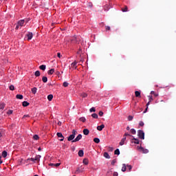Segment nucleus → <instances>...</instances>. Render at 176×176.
Wrapping results in <instances>:
<instances>
[{
  "label": "nucleus",
  "mask_w": 176,
  "mask_h": 176,
  "mask_svg": "<svg viewBox=\"0 0 176 176\" xmlns=\"http://www.w3.org/2000/svg\"><path fill=\"white\" fill-rule=\"evenodd\" d=\"M23 118H30V115H24Z\"/></svg>",
  "instance_id": "nucleus-57"
},
{
  "label": "nucleus",
  "mask_w": 176,
  "mask_h": 176,
  "mask_svg": "<svg viewBox=\"0 0 176 176\" xmlns=\"http://www.w3.org/2000/svg\"><path fill=\"white\" fill-rule=\"evenodd\" d=\"M48 75H53L54 74V69H51L47 72Z\"/></svg>",
  "instance_id": "nucleus-20"
},
{
  "label": "nucleus",
  "mask_w": 176,
  "mask_h": 176,
  "mask_svg": "<svg viewBox=\"0 0 176 176\" xmlns=\"http://www.w3.org/2000/svg\"><path fill=\"white\" fill-rule=\"evenodd\" d=\"M109 151H110V152H112V151H113V148L109 147Z\"/></svg>",
  "instance_id": "nucleus-58"
},
{
  "label": "nucleus",
  "mask_w": 176,
  "mask_h": 176,
  "mask_svg": "<svg viewBox=\"0 0 176 176\" xmlns=\"http://www.w3.org/2000/svg\"><path fill=\"white\" fill-rule=\"evenodd\" d=\"M82 97H83V98H85L87 97V94L84 93L82 94Z\"/></svg>",
  "instance_id": "nucleus-51"
},
{
  "label": "nucleus",
  "mask_w": 176,
  "mask_h": 176,
  "mask_svg": "<svg viewBox=\"0 0 176 176\" xmlns=\"http://www.w3.org/2000/svg\"><path fill=\"white\" fill-rule=\"evenodd\" d=\"M39 68L42 71H45V69H46V65H40Z\"/></svg>",
  "instance_id": "nucleus-24"
},
{
  "label": "nucleus",
  "mask_w": 176,
  "mask_h": 176,
  "mask_svg": "<svg viewBox=\"0 0 176 176\" xmlns=\"http://www.w3.org/2000/svg\"><path fill=\"white\" fill-rule=\"evenodd\" d=\"M13 113V110H8L7 112V115H12Z\"/></svg>",
  "instance_id": "nucleus-44"
},
{
  "label": "nucleus",
  "mask_w": 176,
  "mask_h": 176,
  "mask_svg": "<svg viewBox=\"0 0 176 176\" xmlns=\"http://www.w3.org/2000/svg\"><path fill=\"white\" fill-rule=\"evenodd\" d=\"M104 112L102 111H99V116H103Z\"/></svg>",
  "instance_id": "nucleus-52"
},
{
  "label": "nucleus",
  "mask_w": 176,
  "mask_h": 176,
  "mask_svg": "<svg viewBox=\"0 0 176 176\" xmlns=\"http://www.w3.org/2000/svg\"><path fill=\"white\" fill-rule=\"evenodd\" d=\"M135 97H138V98H140L141 92H140V91H135Z\"/></svg>",
  "instance_id": "nucleus-15"
},
{
  "label": "nucleus",
  "mask_w": 176,
  "mask_h": 176,
  "mask_svg": "<svg viewBox=\"0 0 176 176\" xmlns=\"http://www.w3.org/2000/svg\"><path fill=\"white\" fill-rule=\"evenodd\" d=\"M38 91V89L36 87L32 88V93L33 94H36V91Z\"/></svg>",
  "instance_id": "nucleus-19"
},
{
  "label": "nucleus",
  "mask_w": 176,
  "mask_h": 176,
  "mask_svg": "<svg viewBox=\"0 0 176 176\" xmlns=\"http://www.w3.org/2000/svg\"><path fill=\"white\" fill-rule=\"evenodd\" d=\"M144 122H142V121H140V122H139V126H140V127H144Z\"/></svg>",
  "instance_id": "nucleus-41"
},
{
  "label": "nucleus",
  "mask_w": 176,
  "mask_h": 176,
  "mask_svg": "<svg viewBox=\"0 0 176 176\" xmlns=\"http://www.w3.org/2000/svg\"><path fill=\"white\" fill-rule=\"evenodd\" d=\"M131 142H132V144H140V140H138V139H137L135 138H133L132 139V140H131Z\"/></svg>",
  "instance_id": "nucleus-10"
},
{
  "label": "nucleus",
  "mask_w": 176,
  "mask_h": 176,
  "mask_svg": "<svg viewBox=\"0 0 176 176\" xmlns=\"http://www.w3.org/2000/svg\"><path fill=\"white\" fill-rule=\"evenodd\" d=\"M149 104H151V102H148V103L146 104V110L144 111V113H146V111H148V107H149Z\"/></svg>",
  "instance_id": "nucleus-39"
},
{
  "label": "nucleus",
  "mask_w": 176,
  "mask_h": 176,
  "mask_svg": "<svg viewBox=\"0 0 176 176\" xmlns=\"http://www.w3.org/2000/svg\"><path fill=\"white\" fill-rule=\"evenodd\" d=\"M56 135H57V137H58V138H60V141H64V136L63 135V133H57Z\"/></svg>",
  "instance_id": "nucleus-9"
},
{
  "label": "nucleus",
  "mask_w": 176,
  "mask_h": 176,
  "mask_svg": "<svg viewBox=\"0 0 176 176\" xmlns=\"http://www.w3.org/2000/svg\"><path fill=\"white\" fill-rule=\"evenodd\" d=\"M82 140V134H79L74 140L72 141V142H78V141H80Z\"/></svg>",
  "instance_id": "nucleus-6"
},
{
  "label": "nucleus",
  "mask_w": 176,
  "mask_h": 176,
  "mask_svg": "<svg viewBox=\"0 0 176 176\" xmlns=\"http://www.w3.org/2000/svg\"><path fill=\"white\" fill-rule=\"evenodd\" d=\"M16 98H17L18 100H23V95H20V94H17V95L16 96Z\"/></svg>",
  "instance_id": "nucleus-28"
},
{
  "label": "nucleus",
  "mask_w": 176,
  "mask_h": 176,
  "mask_svg": "<svg viewBox=\"0 0 176 176\" xmlns=\"http://www.w3.org/2000/svg\"><path fill=\"white\" fill-rule=\"evenodd\" d=\"M41 156L40 155H36L34 158H29L28 160H31V162H33L34 163L39 162L41 160Z\"/></svg>",
  "instance_id": "nucleus-1"
},
{
  "label": "nucleus",
  "mask_w": 176,
  "mask_h": 176,
  "mask_svg": "<svg viewBox=\"0 0 176 176\" xmlns=\"http://www.w3.org/2000/svg\"><path fill=\"white\" fill-rule=\"evenodd\" d=\"M91 116H92V118H94V119H98V115L96 113H92Z\"/></svg>",
  "instance_id": "nucleus-22"
},
{
  "label": "nucleus",
  "mask_w": 176,
  "mask_h": 176,
  "mask_svg": "<svg viewBox=\"0 0 176 176\" xmlns=\"http://www.w3.org/2000/svg\"><path fill=\"white\" fill-rule=\"evenodd\" d=\"M94 142L96 143V144H100V139L98 138H95L94 139Z\"/></svg>",
  "instance_id": "nucleus-27"
},
{
  "label": "nucleus",
  "mask_w": 176,
  "mask_h": 176,
  "mask_svg": "<svg viewBox=\"0 0 176 176\" xmlns=\"http://www.w3.org/2000/svg\"><path fill=\"white\" fill-rule=\"evenodd\" d=\"M115 163H116V160H113L111 161V165H112V166H115Z\"/></svg>",
  "instance_id": "nucleus-50"
},
{
  "label": "nucleus",
  "mask_w": 176,
  "mask_h": 176,
  "mask_svg": "<svg viewBox=\"0 0 176 176\" xmlns=\"http://www.w3.org/2000/svg\"><path fill=\"white\" fill-rule=\"evenodd\" d=\"M127 139V138H126V137H124L122 140H121V141H120V145L122 146L124 144V142H126V140Z\"/></svg>",
  "instance_id": "nucleus-14"
},
{
  "label": "nucleus",
  "mask_w": 176,
  "mask_h": 176,
  "mask_svg": "<svg viewBox=\"0 0 176 176\" xmlns=\"http://www.w3.org/2000/svg\"><path fill=\"white\" fill-rule=\"evenodd\" d=\"M114 155H120V151H119V148H117L115 151H114Z\"/></svg>",
  "instance_id": "nucleus-31"
},
{
  "label": "nucleus",
  "mask_w": 176,
  "mask_h": 176,
  "mask_svg": "<svg viewBox=\"0 0 176 176\" xmlns=\"http://www.w3.org/2000/svg\"><path fill=\"white\" fill-rule=\"evenodd\" d=\"M5 108V103H0V109H3Z\"/></svg>",
  "instance_id": "nucleus-37"
},
{
  "label": "nucleus",
  "mask_w": 176,
  "mask_h": 176,
  "mask_svg": "<svg viewBox=\"0 0 176 176\" xmlns=\"http://www.w3.org/2000/svg\"><path fill=\"white\" fill-rule=\"evenodd\" d=\"M119 173H118V172H114L113 174V176H118Z\"/></svg>",
  "instance_id": "nucleus-53"
},
{
  "label": "nucleus",
  "mask_w": 176,
  "mask_h": 176,
  "mask_svg": "<svg viewBox=\"0 0 176 176\" xmlns=\"http://www.w3.org/2000/svg\"><path fill=\"white\" fill-rule=\"evenodd\" d=\"M122 12H129V8L127 6H125L124 8H122Z\"/></svg>",
  "instance_id": "nucleus-32"
},
{
  "label": "nucleus",
  "mask_w": 176,
  "mask_h": 176,
  "mask_svg": "<svg viewBox=\"0 0 176 176\" xmlns=\"http://www.w3.org/2000/svg\"><path fill=\"white\" fill-rule=\"evenodd\" d=\"M2 157L0 156V164H2L3 162H2Z\"/></svg>",
  "instance_id": "nucleus-59"
},
{
  "label": "nucleus",
  "mask_w": 176,
  "mask_h": 176,
  "mask_svg": "<svg viewBox=\"0 0 176 176\" xmlns=\"http://www.w3.org/2000/svg\"><path fill=\"white\" fill-rule=\"evenodd\" d=\"M38 151L39 152H41V151H42V149L41 148V147H39V148H38Z\"/></svg>",
  "instance_id": "nucleus-60"
},
{
  "label": "nucleus",
  "mask_w": 176,
  "mask_h": 176,
  "mask_svg": "<svg viewBox=\"0 0 176 176\" xmlns=\"http://www.w3.org/2000/svg\"><path fill=\"white\" fill-rule=\"evenodd\" d=\"M126 130H128V131L130 130V126H127Z\"/></svg>",
  "instance_id": "nucleus-61"
},
{
  "label": "nucleus",
  "mask_w": 176,
  "mask_h": 176,
  "mask_svg": "<svg viewBox=\"0 0 176 176\" xmlns=\"http://www.w3.org/2000/svg\"><path fill=\"white\" fill-rule=\"evenodd\" d=\"M23 107H28V105H30V102H27V101H24L22 103Z\"/></svg>",
  "instance_id": "nucleus-21"
},
{
  "label": "nucleus",
  "mask_w": 176,
  "mask_h": 176,
  "mask_svg": "<svg viewBox=\"0 0 176 176\" xmlns=\"http://www.w3.org/2000/svg\"><path fill=\"white\" fill-rule=\"evenodd\" d=\"M137 149L139 152H142V153H148L149 152V150L144 148L142 146H138Z\"/></svg>",
  "instance_id": "nucleus-4"
},
{
  "label": "nucleus",
  "mask_w": 176,
  "mask_h": 176,
  "mask_svg": "<svg viewBox=\"0 0 176 176\" xmlns=\"http://www.w3.org/2000/svg\"><path fill=\"white\" fill-rule=\"evenodd\" d=\"M23 25H24V20H20L18 21L15 30H19V28H20V27H23Z\"/></svg>",
  "instance_id": "nucleus-5"
},
{
  "label": "nucleus",
  "mask_w": 176,
  "mask_h": 176,
  "mask_svg": "<svg viewBox=\"0 0 176 176\" xmlns=\"http://www.w3.org/2000/svg\"><path fill=\"white\" fill-rule=\"evenodd\" d=\"M126 168H128L129 171H131L133 166L131 165L127 164Z\"/></svg>",
  "instance_id": "nucleus-35"
},
{
  "label": "nucleus",
  "mask_w": 176,
  "mask_h": 176,
  "mask_svg": "<svg viewBox=\"0 0 176 176\" xmlns=\"http://www.w3.org/2000/svg\"><path fill=\"white\" fill-rule=\"evenodd\" d=\"M80 122H82V123H85V122H86V118L85 117H81L79 119Z\"/></svg>",
  "instance_id": "nucleus-30"
},
{
  "label": "nucleus",
  "mask_w": 176,
  "mask_h": 176,
  "mask_svg": "<svg viewBox=\"0 0 176 176\" xmlns=\"http://www.w3.org/2000/svg\"><path fill=\"white\" fill-rule=\"evenodd\" d=\"M26 36L28 38V41H31V39H32V36H33L32 32H28L26 34Z\"/></svg>",
  "instance_id": "nucleus-8"
},
{
  "label": "nucleus",
  "mask_w": 176,
  "mask_h": 176,
  "mask_svg": "<svg viewBox=\"0 0 176 176\" xmlns=\"http://www.w3.org/2000/svg\"><path fill=\"white\" fill-rule=\"evenodd\" d=\"M3 136V135L2 134V132H0V140L2 139V137Z\"/></svg>",
  "instance_id": "nucleus-56"
},
{
  "label": "nucleus",
  "mask_w": 176,
  "mask_h": 176,
  "mask_svg": "<svg viewBox=\"0 0 176 176\" xmlns=\"http://www.w3.org/2000/svg\"><path fill=\"white\" fill-rule=\"evenodd\" d=\"M121 170L123 173H124L127 170V165L126 164H123Z\"/></svg>",
  "instance_id": "nucleus-13"
},
{
  "label": "nucleus",
  "mask_w": 176,
  "mask_h": 176,
  "mask_svg": "<svg viewBox=\"0 0 176 176\" xmlns=\"http://www.w3.org/2000/svg\"><path fill=\"white\" fill-rule=\"evenodd\" d=\"M63 87H68V82H63Z\"/></svg>",
  "instance_id": "nucleus-47"
},
{
  "label": "nucleus",
  "mask_w": 176,
  "mask_h": 176,
  "mask_svg": "<svg viewBox=\"0 0 176 176\" xmlns=\"http://www.w3.org/2000/svg\"><path fill=\"white\" fill-rule=\"evenodd\" d=\"M108 5H106L104 7V10H109V9H111V7H108Z\"/></svg>",
  "instance_id": "nucleus-45"
},
{
  "label": "nucleus",
  "mask_w": 176,
  "mask_h": 176,
  "mask_svg": "<svg viewBox=\"0 0 176 176\" xmlns=\"http://www.w3.org/2000/svg\"><path fill=\"white\" fill-rule=\"evenodd\" d=\"M138 137L140 138V140H145V133L142 130L138 131Z\"/></svg>",
  "instance_id": "nucleus-2"
},
{
  "label": "nucleus",
  "mask_w": 176,
  "mask_h": 176,
  "mask_svg": "<svg viewBox=\"0 0 176 176\" xmlns=\"http://www.w3.org/2000/svg\"><path fill=\"white\" fill-rule=\"evenodd\" d=\"M1 156H3V157H6V156H8V152H6V151H3Z\"/></svg>",
  "instance_id": "nucleus-29"
},
{
  "label": "nucleus",
  "mask_w": 176,
  "mask_h": 176,
  "mask_svg": "<svg viewBox=\"0 0 176 176\" xmlns=\"http://www.w3.org/2000/svg\"><path fill=\"white\" fill-rule=\"evenodd\" d=\"M82 163L84 164H85V166H87V164H89V160H87V159H84L83 160V161H82Z\"/></svg>",
  "instance_id": "nucleus-23"
},
{
  "label": "nucleus",
  "mask_w": 176,
  "mask_h": 176,
  "mask_svg": "<svg viewBox=\"0 0 176 176\" xmlns=\"http://www.w3.org/2000/svg\"><path fill=\"white\" fill-rule=\"evenodd\" d=\"M104 127H105L104 124H101V125L97 126V130H98V131H102V129Z\"/></svg>",
  "instance_id": "nucleus-11"
},
{
  "label": "nucleus",
  "mask_w": 176,
  "mask_h": 176,
  "mask_svg": "<svg viewBox=\"0 0 176 176\" xmlns=\"http://www.w3.org/2000/svg\"><path fill=\"white\" fill-rule=\"evenodd\" d=\"M90 112H96V107H92L89 109Z\"/></svg>",
  "instance_id": "nucleus-43"
},
{
  "label": "nucleus",
  "mask_w": 176,
  "mask_h": 176,
  "mask_svg": "<svg viewBox=\"0 0 176 176\" xmlns=\"http://www.w3.org/2000/svg\"><path fill=\"white\" fill-rule=\"evenodd\" d=\"M33 139L35 140H39V136L38 135H34L33 136Z\"/></svg>",
  "instance_id": "nucleus-38"
},
{
  "label": "nucleus",
  "mask_w": 176,
  "mask_h": 176,
  "mask_svg": "<svg viewBox=\"0 0 176 176\" xmlns=\"http://www.w3.org/2000/svg\"><path fill=\"white\" fill-rule=\"evenodd\" d=\"M83 155H85V153L83 152V150H80L78 151V156L80 157H83Z\"/></svg>",
  "instance_id": "nucleus-16"
},
{
  "label": "nucleus",
  "mask_w": 176,
  "mask_h": 176,
  "mask_svg": "<svg viewBox=\"0 0 176 176\" xmlns=\"http://www.w3.org/2000/svg\"><path fill=\"white\" fill-rule=\"evenodd\" d=\"M9 88H10V90H12V91L14 90V85H10L9 87Z\"/></svg>",
  "instance_id": "nucleus-49"
},
{
  "label": "nucleus",
  "mask_w": 176,
  "mask_h": 176,
  "mask_svg": "<svg viewBox=\"0 0 176 176\" xmlns=\"http://www.w3.org/2000/svg\"><path fill=\"white\" fill-rule=\"evenodd\" d=\"M76 64H78V62L74 61L71 64V67L72 68H73L74 69H76L77 67H76Z\"/></svg>",
  "instance_id": "nucleus-12"
},
{
  "label": "nucleus",
  "mask_w": 176,
  "mask_h": 176,
  "mask_svg": "<svg viewBox=\"0 0 176 176\" xmlns=\"http://www.w3.org/2000/svg\"><path fill=\"white\" fill-rule=\"evenodd\" d=\"M131 134L135 135L137 133V131L134 129H131Z\"/></svg>",
  "instance_id": "nucleus-36"
},
{
  "label": "nucleus",
  "mask_w": 176,
  "mask_h": 176,
  "mask_svg": "<svg viewBox=\"0 0 176 176\" xmlns=\"http://www.w3.org/2000/svg\"><path fill=\"white\" fill-rule=\"evenodd\" d=\"M105 28L107 31H109V30H111V27L109 26H106Z\"/></svg>",
  "instance_id": "nucleus-55"
},
{
  "label": "nucleus",
  "mask_w": 176,
  "mask_h": 176,
  "mask_svg": "<svg viewBox=\"0 0 176 176\" xmlns=\"http://www.w3.org/2000/svg\"><path fill=\"white\" fill-rule=\"evenodd\" d=\"M133 116H129V117H128V120H129V122H131V120H133Z\"/></svg>",
  "instance_id": "nucleus-40"
},
{
  "label": "nucleus",
  "mask_w": 176,
  "mask_h": 176,
  "mask_svg": "<svg viewBox=\"0 0 176 176\" xmlns=\"http://www.w3.org/2000/svg\"><path fill=\"white\" fill-rule=\"evenodd\" d=\"M148 100H149V102L153 101V98L152 97V96H148Z\"/></svg>",
  "instance_id": "nucleus-42"
},
{
  "label": "nucleus",
  "mask_w": 176,
  "mask_h": 176,
  "mask_svg": "<svg viewBox=\"0 0 176 176\" xmlns=\"http://www.w3.org/2000/svg\"><path fill=\"white\" fill-rule=\"evenodd\" d=\"M89 133H90V131H89V129H85L83 130V134H84L85 135H89Z\"/></svg>",
  "instance_id": "nucleus-17"
},
{
  "label": "nucleus",
  "mask_w": 176,
  "mask_h": 176,
  "mask_svg": "<svg viewBox=\"0 0 176 176\" xmlns=\"http://www.w3.org/2000/svg\"><path fill=\"white\" fill-rule=\"evenodd\" d=\"M127 136L131 137V135H130V133H125L124 135V137H127Z\"/></svg>",
  "instance_id": "nucleus-48"
},
{
  "label": "nucleus",
  "mask_w": 176,
  "mask_h": 176,
  "mask_svg": "<svg viewBox=\"0 0 176 176\" xmlns=\"http://www.w3.org/2000/svg\"><path fill=\"white\" fill-rule=\"evenodd\" d=\"M57 56H58V58H61V53L58 52L57 54Z\"/></svg>",
  "instance_id": "nucleus-54"
},
{
  "label": "nucleus",
  "mask_w": 176,
  "mask_h": 176,
  "mask_svg": "<svg viewBox=\"0 0 176 176\" xmlns=\"http://www.w3.org/2000/svg\"><path fill=\"white\" fill-rule=\"evenodd\" d=\"M83 171H85V168H78L76 170V174L83 173Z\"/></svg>",
  "instance_id": "nucleus-7"
},
{
  "label": "nucleus",
  "mask_w": 176,
  "mask_h": 176,
  "mask_svg": "<svg viewBox=\"0 0 176 176\" xmlns=\"http://www.w3.org/2000/svg\"><path fill=\"white\" fill-rule=\"evenodd\" d=\"M60 163H57V164H52V166H54L55 167H58L60 166Z\"/></svg>",
  "instance_id": "nucleus-46"
},
{
  "label": "nucleus",
  "mask_w": 176,
  "mask_h": 176,
  "mask_svg": "<svg viewBox=\"0 0 176 176\" xmlns=\"http://www.w3.org/2000/svg\"><path fill=\"white\" fill-rule=\"evenodd\" d=\"M151 94H153L155 97H159V94L155 93V91H151Z\"/></svg>",
  "instance_id": "nucleus-25"
},
{
  "label": "nucleus",
  "mask_w": 176,
  "mask_h": 176,
  "mask_svg": "<svg viewBox=\"0 0 176 176\" xmlns=\"http://www.w3.org/2000/svg\"><path fill=\"white\" fill-rule=\"evenodd\" d=\"M104 157H105L106 159H111V156H109V154L107 152H105L103 154Z\"/></svg>",
  "instance_id": "nucleus-18"
},
{
  "label": "nucleus",
  "mask_w": 176,
  "mask_h": 176,
  "mask_svg": "<svg viewBox=\"0 0 176 176\" xmlns=\"http://www.w3.org/2000/svg\"><path fill=\"white\" fill-rule=\"evenodd\" d=\"M75 135H76V131L75 129H73L72 134L69 136V138H67V141H74Z\"/></svg>",
  "instance_id": "nucleus-3"
},
{
  "label": "nucleus",
  "mask_w": 176,
  "mask_h": 176,
  "mask_svg": "<svg viewBox=\"0 0 176 176\" xmlns=\"http://www.w3.org/2000/svg\"><path fill=\"white\" fill-rule=\"evenodd\" d=\"M35 76H41V72L36 71L34 73Z\"/></svg>",
  "instance_id": "nucleus-33"
},
{
  "label": "nucleus",
  "mask_w": 176,
  "mask_h": 176,
  "mask_svg": "<svg viewBox=\"0 0 176 176\" xmlns=\"http://www.w3.org/2000/svg\"><path fill=\"white\" fill-rule=\"evenodd\" d=\"M42 80L44 83H46L47 82V77L43 76Z\"/></svg>",
  "instance_id": "nucleus-34"
},
{
  "label": "nucleus",
  "mask_w": 176,
  "mask_h": 176,
  "mask_svg": "<svg viewBox=\"0 0 176 176\" xmlns=\"http://www.w3.org/2000/svg\"><path fill=\"white\" fill-rule=\"evenodd\" d=\"M47 100H48V101H52V100H53V95L52 94L48 95Z\"/></svg>",
  "instance_id": "nucleus-26"
}]
</instances>
